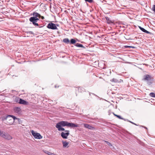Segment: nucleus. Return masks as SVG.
Returning <instances> with one entry per match:
<instances>
[{
  "instance_id": "22",
  "label": "nucleus",
  "mask_w": 155,
  "mask_h": 155,
  "mask_svg": "<svg viewBox=\"0 0 155 155\" xmlns=\"http://www.w3.org/2000/svg\"><path fill=\"white\" fill-rule=\"evenodd\" d=\"M20 98L19 97H16L15 99L14 102H18L19 103V101Z\"/></svg>"
},
{
  "instance_id": "21",
  "label": "nucleus",
  "mask_w": 155,
  "mask_h": 155,
  "mask_svg": "<svg viewBox=\"0 0 155 155\" xmlns=\"http://www.w3.org/2000/svg\"><path fill=\"white\" fill-rule=\"evenodd\" d=\"M78 47L82 48V49H85V48L82 44L78 43Z\"/></svg>"
},
{
  "instance_id": "34",
  "label": "nucleus",
  "mask_w": 155,
  "mask_h": 155,
  "mask_svg": "<svg viewBox=\"0 0 155 155\" xmlns=\"http://www.w3.org/2000/svg\"><path fill=\"white\" fill-rule=\"evenodd\" d=\"M114 116H116V117H117V115H116V114H114Z\"/></svg>"
},
{
  "instance_id": "14",
  "label": "nucleus",
  "mask_w": 155,
  "mask_h": 155,
  "mask_svg": "<svg viewBox=\"0 0 155 155\" xmlns=\"http://www.w3.org/2000/svg\"><path fill=\"white\" fill-rule=\"evenodd\" d=\"M62 143L63 144V146L64 147H67L69 144V143L66 141H62Z\"/></svg>"
},
{
  "instance_id": "32",
  "label": "nucleus",
  "mask_w": 155,
  "mask_h": 155,
  "mask_svg": "<svg viewBox=\"0 0 155 155\" xmlns=\"http://www.w3.org/2000/svg\"><path fill=\"white\" fill-rule=\"evenodd\" d=\"M18 120L19 124H20V122H21V120L19 119V120Z\"/></svg>"
},
{
  "instance_id": "33",
  "label": "nucleus",
  "mask_w": 155,
  "mask_h": 155,
  "mask_svg": "<svg viewBox=\"0 0 155 155\" xmlns=\"http://www.w3.org/2000/svg\"><path fill=\"white\" fill-rule=\"evenodd\" d=\"M58 87H59V86H57L56 85H55V88Z\"/></svg>"
},
{
  "instance_id": "4",
  "label": "nucleus",
  "mask_w": 155,
  "mask_h": 155,
  "mask_svg": "<svg viewBox=\"0 0 155 155\" xmlns=\"http://www.w3.org/2000/svg\"><path fill=\"white\" fill-rule=\"evenodd\" d=\"M31 133L35 138L40 139L42 138V137L39 133L35 132L33 130L31 131Z\"/></svg>"
},
{
  "instance_id": "7",
  "label": "nucleus",
  "mask_w": 155,
  "mask_h": 155,
  "mask_svg": "<svg viewBox=\"0 0 155 155\" xmlns=\"http://www.w3.org/2000/svg\"><path fill=\"white\" fill-rule=\"evenodd\" d=\"M10 115L6 114L3 116H2L0 118V119L2 121H3L5 120H7L8 117H10Z\"/></svg>"
},
{
  "instance_id": "2",
  "label": "nucleus",
  "mask_w": 155,
  "mask_h": 155,
  "mask_svg": "<svg viewBox=\"0 0 155 155\" xmlns=\"http://www.w3.org/2000/svg\"><path fill=\"white\" fill-rule=\"evenodd\" d=\"M29 20L30 21L32 22L33 25L35 26H38L39 25L37 23L38 21L39 20V18L32 17L30 18Z\"/></svg>"
},
{
  "instance_id": "9",
  "label": "nucleus",
  "mask_w": 155,
  "mask_h": 155,
  "mask_svg": "<svg viewBox=\"0 0 155 155\" xmlns=\"http://www.w3.org/2000/svg\"><path fill=\"white\" fill-rule=\"evenodd\" d=\"M13 110L16 113L19 114L21 112V109L19 107H15L14 108Z\"/></svg>"
},
{
  "instance_id": "23",
  "label": "nucleus",
  "mask_w": 155,
  "mask_h": 155,
  "mask_svg": "<svg viewBox=\"0 0 155 155\" xmlns=\"http://www.w3.org/2000/svg\"><path fill=\"white\" fill-rule=\"evenodd\" d=\"M150 95L152 97H155V94L154 93H151L150 94Z\"/></svg>"
},
{
  "instance_id": "16",
  "label": "nucleus",
  "mask_w": 155,
  "mask_h": 155,
  "mask_svg": "<svg viewBox=\"0 0 155 155\" xmlns=\"http://www.w3.org/2000/svg\"><path fill=\"white\" fill-rule=\"evenodd\" d=\"M63 42L67 44L70 43V41L69 39L68 38H65L63 39Z\"/></svg>"
},
{
  "instance_id": "31",
  "label": "nucleus",
  "mask_w": 155,
  "mask_h": 155,
  "mask_svg": "<svg viewBox=\"0 0 155 155\" xmlns=\"http://www.w3.org/2000/svg\"><path fill=\"white\" fill-rule=\"evenodd\" d=\"M41 18L42 19H44V17L43 16H41V17H40V18Z\"/></svg>"
},
{
  "instance_id": "24",
  "label": "nucleus",
  "mask_w": 155,
  "mask_h": 155,
  "mask_svg": "<svg viewBox=\"0 0 155 155\" xmlns=\"http://www.w3.org/2000/svg\"><path fill=\"white\" fill-rule=\"evenodd\" d=\"M105 141V142H106V143L108 146H112V144L110 143V142H108V141Z\"/></svg>"
},
{
  "instance_id": "6",
  "label": "nucleus",
  "mask_w": 155,
  "mask_h": 155,
  "mask_svg": "<svg viewBox=\"0 0 155 155\" xmlns=\"http://www.w3.org/2000/svg\"><path fill=\"white\" fill-rule=\"evenodd\" d=\"M7 123L6 124H12L14 122V121L13 119L11 117H8V119L7 120Z\"/></svg>"
},
{
  "instance_id": "10",
  "label": "nucleus",
  "mask_w": 155,
  "mask_h": 155,
  "mask_svg": "<svg viewBox=\"0 0 155 155\" xmlns=\"http://www.w3.org/2000/svg\"><path fill=\"white\" fill-rule=\"evenodd\" d=\"M84 126L85 128H88L90 130H93L94 129V127L87 124H84Z\"/></svg>"
},
{
  "instance_id": "5",
  "label": "nucleus",
  "mask_w": 155,
  "mask_h": 155,
  "mask_svg": "<svg viewBox=\"0 0 155 155\" xmlns=\"http://www.w3.org/2000/svg\"><path fill=\"white\" fill-rule=\"evenodd\" d=\"M47 27L48 28L53 30L58 29L56 24L52 22L48 23Z\"/></svg>"
},
{
  "instance_id": "26",
  "label": "nucleus",
  "mask_w": 155,
  "mask_h": 155,
  "mask_svg": "<svg viewBox=\"0 0 155 155\" xmlns=\"http://www.w3.org/2000/svg\"><path fill=\"white\" fill-rule=\"evenodd\" d=\"M86 2H88L89 3H92L93 2V0H84Z\"/></svg>"
},
{
  "instance_id": "17",
  "label": "nucleus",
  "mask_w": 155,
  "mask_h": 155,
  "mask_svg": "<svg viewBox=\"0 0 155 155\" xmlns=\"http://www.w3.org/2000/svg\"><path fill=\"white\" fill-rule=\"evenodd\" d=\"M110 81L111 82H114L115 83H118L119 82L118 80L115 78L112 79Z\"/></svg>"
},
{
  "instance_id": "1",
  "label": "nucleus",
  "mask_w": 155,
  "mask_h": 155,
  "mask_svg": "<svg viewBox=\"0 0 155 155\" xmlns=\"http://www.w3.org/2000/svg\"><path fill=\"white\" fill-rule=\"evenodd\" d=\"M67 126L68 127L74 128L78 127V125L72 123H69L66 121H62L56 124L55 127L58 128L59 131H65L66 132L64 133L62 132L61 133V136L64 139H67V137L69 135V130H65L64 129L61 127Z\"/></svg>"
},
{
  "instance_id": "27",
  "label": "nucleus",
  "mask_w": 155,
  "mask_h": 155,
  "mask_svg": "<svg viewBox=\"0 0 155 155\" xmlns=\"http://www.w3.org/2000/svg\"><path fill=\"white\" fill-rule=\"evenodd\" d=\"M152 10L155 13V5H153V7L152 8Z\"/></svg>"
},
{
  "instance_id": "37",
  "label": "nucleus",
  "mask_w": 155,
  "mask_h": 155,
  "mask_svg": "<svg viewBox=\"0 0 155 155\" xmlns=\"http://www.w3.org/2000/svg\"><path fill=\"white\" fill-rule=\"evenodd\" d=\"M43 26H40V27H39V28H42Z\"/></svg>"
},
{
  "instance_id": "3",
  "label": "nucleus",
  "mask_w": 155,
  "mask_h": 155,
  "mask_svg": "<svg viewBox=\"0 0 155 155\" xmlns=\"http://www.w3.org/2000/svg\"><path fill=\"white\" fill-rule=\"evenodd\" d=\"M152 79L151 76L147 74L144 76L143 80L147 81L148 84L149 83H151Z\"/></svg>"
},
{
  "instance_id": "13",
  "label": "nucleus",
  "mask_w": 155,
  "mask_h": 155,
  "mask_svg": "<svg viewBox=\"0 0 155 155\" xmlns=\"http://www.w3.org/2000/svg\"><path fill=\"white\" fill-rule=\"evenodd\" d=\"M139 28L143 32L146 33L147 34H150L151 33L150 32L147 31L144 28L141 27V26H138Z\"/></svg>"
},
{
  "instance_id": "36",
  "label": "nucleus",
  "mask_w": 155,
  "mask_h": 155,
  "mask_svg": "<svg viewBox=\"0 0 155 155\" xmlns=\"http://www.w3.org/2000/svg\"><path fill=\"white\" fill-rule=\"evenodd\" d=\"M75 45H76V46L78 47V44H76Z\"/></svg>"
},
{
  "instance_id": "18",
  "label": "nucleus",
  "mask_w": 155,
  "mask_h": 155,
  "mask_svg": "<svg viewBox=\"0 0 155 155\" xmlns=\"http://www.w3.org/2000/svg\"><path fill=\"white\" fill-rule=\"evenodd\" d=\"M10 117H11L12 118V119L14 121L15 120H19V118H17L13 115H10Z\"/></svg>"
},
{
  "instance_id": "11",
  "label": "nucleus",
  "mask_w": 155,
  "mask_h": 155,
  "mask_svg": "<svg viewBox=\"0 0 155 155\" xmlns=\"http://www.w3.org/2000/svg\"><path fill=\"white\" fill-rule=\"evenodd\" d=\"M3 138L6 139L8 140L12 139V138L11 135L8 134H5V136H4Z\"/></svg>"
},
{
  "instance_id": "25",
  "label": "nucleus",
  "mask_w": 155,
  "mask_h": 155,
  "mask_svg": "<svg viewBox=\"0 0 155 155\" xmlns=\"http://www.w3.org/2000/svg\"><path fill=\"white\" fill-rule=\"evenodd\" d=\"M45 153L47 154H48L49 155H52V153L50 152L49 151H46V152H45Z\"/></svg>"
},
{
  "instance_id": "30",
  "label": "nucleus",
  "mask_w": 155,
  "mask_h": 155,
  "mask_svg": "<svg viewBox=\"0 0 155 155\" xmlns=\"http://www.w3.org/2000/svg\"><path fill=\"white\" fill-rule=\"evenodd\" d=\"M129 122H130V123H131L132 124H134L135 125H136V124L131 121H129Z\"/></svg>"
},
{
  "instance_id": "15",
  "label": "nucleus",
  "mask_w": 155,
  "mask_h": 155,
  "mask_svg": "<svg viewBox=\"0 0 155 155\" xmlns=\"http://www.w3.org/2000/svg\"><path fill=\"white\" fill-rule=\"evenodd\" d=\"M105 18L107 21V22L108 24H110L112 23V22L110 19V18H108V17H105Z\"/></svg>"
},
{
  "instance_id": "35",
  "label": "nucleus",
  "mask_w": 155,
  "mask_h": 155,
  "mask_svg": "<svg viewBox=\"0 0 155 155\" xmlns=\"http://www.w3.org/2000/svg\"><path fill=\"white\" fill-rule=\"evenodd\" d=\"M80 88L81 89V87H78V90H79Z\"/></svg>"
},
{
  "instance_id": "19",
  "label": "nucleus",
  "mask_w": 155,
  "mask_h": 155,
  "mask_svg": "<svg viewBox=\"0 0 155 155\" xmlns=\"http://www.w3.org/2000/svg\"><path fill=\"white\" fill-rule=\"evenodd\" d=\"M5 133L3 131H0V136L3 137V138L5 136Z\"/></svg>"
},
{
  "instance_id": "8",
  "label": "nucleus",
  "mask_w": 155,
  "mask_h": 155,
  "mask_svg": "<svg viewBox=\"0 0 155 155\" xmlns=\"http://www.w3.org/2000/svg\"><path fill=\"white\" fill-rule=\"evenodd\" d=\"M19 103L25 105H28L29 104L28 102L21 98L19 101Z\"/></svg>"
},
{
  "instance_id": "20",
  "label": "nucleus",
  "mask_w": 155,
  "mask_h": 155,
  "mask_svg": "<svg viewBox=\"0 0 155 155\" xmlns=\"http://www.w3.org/2000/svg\"><path fill=\"white\" fill-rule=\"evenodd\" d=\"M76 42V40L73 39H71L70 41V43L71 44H75Z\"/></svg>"
},
{
  "instance_id": "28",
  "label": "nucleus",
  "mask_w": 155,
  "mask_h": 155,
  "mask_svg": "<svg viewBox=\"0 0 155 155\" xmlns=\"http://www.w3.org/2000/svg\"><path fill=\"white\" fill-rule=\"evenodd\" d=\"M117 117L118 118L120 119H123L120 116L118 115L117 116Z\"/></svg>"
},
{
  "instance_id": "12",
  "label": "nucleus",
  "mask_w": 155,
  "mask_h": 155,
  "mask_svg": "<svg viewBox=\"0 0 155 155\" xmlns=\"http://www.w3.org/2000/svg\"><path fill=\"white\" fill-rule=\"evenodd\" d=\"M32 15L33 16V17L38 18H40V17H41V15L40 14L36 12H33L32 14Z\"/></svg>"
},
{
  "instance_id": "29",
  "label": "nucleus",
  "mask_w": 155,
  "mask_h": 155,
  "mask_svg": "<svg viewBox=\"0 0 155 155\" xmlns=\"http://www.w3.org/2000/svg\"><path fill=\"white\" fill-rule=\"evenodd\" d=\"M27 33H28L30 34H34L33 32L32 31H28L27 32Z\"/></svg>"
}]
</instances>
